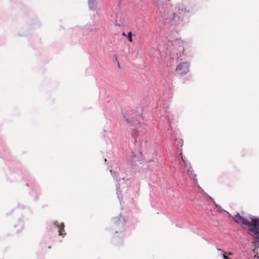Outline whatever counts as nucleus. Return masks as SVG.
Returning a JSON list of instances; mask_svg holds the SVG:
<instances>
[{"label": "nucleus", "instance_id": "1", "mask_svg": "<svg viewBox=\"0 0 259 259\" xmlns=\"http://www.w3.org/2000/svg\"><path fill=\"white\" fill-rule=\"evenodd\" d=\"M233 219L236 223L247 227L248 230L252 233V236L256 239L254 243L259 246V219L253 218L250 215L242 217L239 213H236Z\"/></svg>", "mask_w": 259, "mask_h": 259}, {"label": "nucleus", "instance_id": "2", "mask_svg": "<svg viewBox=\"0 0 259 259\" xmlns=\"http://www.w3.org/2000/svg\"><path fill=\"white\" fill-rule=\"evenodd\" d=\"M180 155L181 157V159L184 163V167L187 169L188 174L191 175L193 180L197 183V180L196 179V174H193V170L190 165V163L187 160L184 159L182 155V152H181Z\"/></svg>", "mask_w": 259, "mask_h": 259}, {"label": "nucleus", "instance_id": "3", "mask_svg": "<svg viewBox=\"0 0 259 259\" xmlns=\"http://www.w3.org/2000/svg\"><path fill=\"white\" fill-rule=\"evenodd\" d=\"M176 70L180 71L181 75H185L189 71V64L187 62L181 63L177 66Z\"/></svg>", "mask_w": 259, "mask_h": 259}, {"label": "nucleus", "instance_id": "4", "mask_svg": "<svg viewBox=\"0 0 259 259\" xmlns=\"http://www.w3.org/2000/svg\"><path fill=\"white\" fill-rule=\"evenodd\" d=\"M57 227L59 228V235L60 236H63L64 230V225L63 223L60 224H57Z\"/></svg>", "mask_w": 259, "mask_h": 259}, {"label": "nucleus", "instance_id": "5", "mask_svg": "<svg viewBox=\"0 0 259 259\" xmlns=\"http://www.w3.org/2000/svg\"><path fill=\"white\" fill-rule=\"evenodd\" d=\"M183 145V140L181 139H178L177 141V148L180 149V152H182V147Z\"/></svg>", "mask_w": 259, "mask_h": 259}, {"label": "nucleus", "instance_id": "6", "mask_svg": "<svg viewBox=\"0 0 259 259\" xmlns=\"http://www.w3.org/2000/svg\"><path fill=\"white\" fill-rule=\"evenodd\" d=\"M89 6L91 9L94 10L96 6V0H88Z\"/></svg>", "mask_w": 259, "mask_h": 259}, {"label": "nucleus", "instance_id": "7", "mask_svg": "<svg viewBox=\"0 0 259 259\" xmlns=\"http://www.w3.org/2000/svg\"><path fill=\"white\" fill-rule=\"evenodd\" d=\"M178 10L180 11H181L184 14L189 12V10L187 9L185 6H183L182 5L180 6Z\"/></svg>", "mask_w": 259, "mask_h": 259}, {"label": "nucleus", "instance_id": "8", "mask_svg": "<svg viewBox=\"0 0 259 259\" xmlns=\"http://www.w3.org/2000/svg\"><path fill=\"white\" fill-rule=\"evenodd\" d=\"M218 250L223 252V257L224 259H231L227 255H226V254L232 255V253L231 252L227 253L225 251L221 250V249H218Z\"/></svg>", "mask_w": 259, "mask_h": 259}, {"label": "nucleus", "instance_id": "9", "mask_svg": "<svg viewBox=\"0 0 259 259\" xmlns=\"http://www.w3.org/2000/svg\"><path fill=\"white\" fill-rule=\"evenodd\" d=\"M127 39H128V40H129L130 42H133L132 33L131 31L129 32L128 33Z\"/></svg>", "mask_w": 259, "mask_h": 259}, {"label": "nucleus", "instance_id": "10", "mask_svg": "<svg viewBox=\"0 0 259 259\" xmlns=\"http://www.w3.org/2000/svg\"><path fill=\"white\" fill-rule=\"evenodd\" d=\"M259 258V256L256 255H254L253 257L252 258V259H258Z\"/></svg>", "mask_w": 259, "mask_h": 259}, {"label": "nucleus", "instance_id": "11", "mask_svg": "<svg viewBox=\"0 0 259 259\" xmlns=\"http://www.w3.org/2000/svg\"><path fill=\"white\" fill-rule=\"evenodd\" d=\"M125 118V121H126L127 123H129V121H128L126 118Z\"/></svg>", "mask_w": 259, "mask_h": 259}, {"label": "nucleus", "instance_id": "12", "mask_svg": "<svg viewBox=\"0 0 259 259\" xmlns=\"http://www.w3.org/2000/svg\"><path fill=\"white\" fill-rule=\"evenodd\" d=\"M122 35L123 36H125V35H126V34H125V32H123V33H122Z\"/></svg>", "mask_w": 259, "mask_h": 259}, {"label": "nucleus", "instance_id": "13", "mask_svg": "<svg viewBox=\"0 0 259 259\" xmlns=\"http://www.w3.org/2000/svg\"><path fill=\"white\" fill-rule=\"evenodd\" d=\"M168 1H169L170 0H168Z\"/></svg>", "mask_w": 259, "mask_h": 259}]
</instances>
